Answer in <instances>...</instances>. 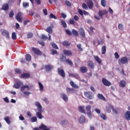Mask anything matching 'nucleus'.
I'll list each match as a JSON object with an SVG mask.
<instances>
[{"label":"nucleus","mask_w":130,"mask_h":130,"mask_svg":"<svg viewBox=\"0 0 130 130\" xmlns=\"http://www.w3.org/2000/svg\"><path fill=\"white\" fill-rule=\"evenodd\" d=\"M35 105L36 106H37V107H38V111H39L36 113V115L37 117L39 118V119H42V118L43 117V116H42V114H41V113L42 112V106L40 104V103L38 102H37L35 103Z\"/></svg>","instance_id":"1"},{"label":"nucleus","mask_w":130,"mask_h":130,"mask_svg":"<svg viewBox=\"0 0 130 130\" xmlns=\"http://www.w3.org/2000/svg\"><path fill=\"white\" fill-rule=\"evenodd\" d=\"M128 62V59L127 57H122L120 59H118V63L120 66L121 64H125Z\"/></svg>","instance_id":"2"},{"label":"nucleus","mask_w":130,"mask_h":130,"mask_svg":"<svg viewBox=\"0 0 130 130\" xmlns=\"http://www.w3.org/2000/svg\"><path fill=\"white\" fill-rule=\"evenodd\" d=\"M84 96L87 98V99H89V100H92V99H94V93L92 92H91L90 91H85L84 93Z\"/></svg>","instance_id":"3"},{"label":"nucleus","mask_w":130,"mask_h":130,"mask_svg":"<svg viewBox=\"0 0 130 130\" xmlns=\"http://www.w3.org/2000/svg\"><path fill=\"white\" fill-rule=\"evenodd\" d=\"M102 82L104 86H106L107 87H109V86H111V82H110V81L107 80L105 78H103L102 80Z\"/></svg>","instance_id":"4"},{"label":"nucleus","mask_w":130,"mask_h":130,"mask_svg":"<svg viewBox=\"0 0 130 130\" xmlns=\"http://www.w3.org/2000/svg\"><path fill=\"white\" fill-rule=\"evenodd\" d=\"M15 19L18 21V22L22 23L23 21V19L22 18V12H18L15 17Z\"/></svg>","instance_id":"5"},{"label":"nucleus","mask_w":130,"mask_h":130,"mask_svg":"<svg viewBox=\"0 0 130 130\" xmlns=\"http://www.w3.org/2000/svg\"><path fill=\"white\" fill-rule=\"evenodd\" d=\"M2 34L3 36H4L7 38V39H9L10 38V32L7 30H3L2 32Z\"/></svg>","instance_id":"6"},{"label":"nucleus","mask_w":130,"mask_h":130,"mask_svg":"<svg viewBox=\"0 0 130 130\" xmlns=\"http://www.w3.org/2000/svg\"><path fill=\"white\" fill-rule=\"evenodd\" d=\"M32 51L34 52L35 54H37L38 55H42V53L41 52L40 50L36 48H32Z\"/></svg>","instance_id":"7"},{"label":"nucleus","mask_w":130,"mask_h":130,"mask_svg":"<svg viewBox=\"0 0 130 130\" xmlns=\"http://www.w3.org/2000/svg\"><path fill=\"white\" fill-rule=\"evenodd\" d=\"M23 85V82L21 81H18L16 82L14 84V87L15 89H19Z\"/></svg>","instance_id":"8"},{"label":"nucleus","mask_w":130,"mask_h":130,"mask_svg":"<svg viewBox=\"0 0 130 130\" xmlns=\"http://www.w3.org/2000/svg\"><path fill=\"white\" fill-rule=\"evenodd\" d=\"M58 74L59 76H61V77L66 78V73L64 72V70L58 69Z\"/></svg>","instance_id":"9"},{"label":"nucleus","mask_w":130,"mask_h":130,"mask_svg":"<svg viewBox=\"0 0 130 130\" xmlns=\"http://www.w3.org/2000/svg\"><path fill=\"white\" fill-rule=\"evenodd\" d=\"M79 33H80V36H81V37L85 38L86 37V34L85 33V30L84 29V28H83L82 27L80 28Z\"/></svg>","instance_id":"10"},{"label":"nucleus","mask_w":130,"mask_h":130,"mask_svg":"<svg viewBox=\"0 0 130 130\" xmlns=\"http://www.w3.org/2000/svg\"><path fill=\"white\" fill-rule=\"evenodd\" d=\"M108 14V11L106 10H104V11H99V16L100 17H103L104 15H106Z\"/></svg>","instance_id":"11"},{"label":"nucleus","mask_w":130,"mask_h":130,"mask_svg":"<svg viewBox=\"0 0 130 130\" xmlns=\"http://www.w3.org/2000/svg\"><path fill=\"white\" fill-rule=\"evenodd\" d=\"M20 78L22 79H29V78H30V74L23 73L20 76Z\"/></svg>","instance_id":"12"},{"label":"nucleus","mask_w":130,"mask_h":130,"mask_svg":"<svg viewBox=\"0 0 130 130\" xmlns=\"http://www.w3.org/2000/svg\"><path fill=\"white\" fill-rule=\"evenodd\" d=\"M25 89H26L27 91H29L31 88H30L28 85H23L20 88L21 92H24V91H25Z\"/></svg>","instance_id":"13"},{"label":"nucleus","mask_w":130,"mask_h":130,"mask_svg":"<svg viewBox=\"0 0 130 130\" xmlns=\"http://www.w3.org/2000/svg\"><path fill=\"white\" fill-rule=\"evenodd\" d=\"M87 5L89 9H93V7H94V4L93 3V1L91 0L87 1Z\"/></svg>","instance_id":"14"},{"label":"nucleus","mask_w":130,"mask_h":130,"mask_svg":"<svg viewBox=\"0 0 130 130\" xmlns=\"http://www.w3.org/2000/svg\"><path fill=\"white\" fill-rule=\"evenodd\" d=\"M63 52L65 55H67L68 56H72V51L68 50H63Z\"/></svg>","instance_id":"15"},{"label":"nucleus","mask_w":130,"mask_h":130,"mask_svg":"<svg viewBox=\"0 0 130 130\" xmlns=\"http://www.w3.org/2000/svg\"><path fill=\"white\" fill-rule=\"evenodd\" d=\"M61 98L63 99V100L65 101V102H68L69 100V98L68 97L67 94H66V93H61Z\"/></svg>","instance_id":"16"},{"label":"nucleus","mask_w":130,"mask_h":130,"mask_svg":"<svg viewBox=\"0 0 130 130\" xmlns=\"http://www.w3.org/2000/svg\"><path fill=\"white\" fill-rule=\"evenodd\" d=\"M9 5L8 4H5L2 6V10L3 11H9Z\"/></svg>","instance_id":"17"},{"label":"nucleus","mask_w":130,"mask_h":130,"mask_svg":"<svg viewBox=\"0 0 130 130\" xmlns=\"http://www.w3.org/2000/svg\"><path fill=\"white\" fill-rule=\"evenodd\" d=\"M60 60L62 62H66V61H67V57H66V56L63 55V54H61L60 55Z\"/></svg>","instance_id":"18"},{"label":"nucleus","mask_w":130,"mask_h":130,"mask_svg":"<svg viewBox=\"0 0 130 130\" xmlns=\"http://www.w3.org/2000/svg\"><path fill=\"white\" fill-rule=\"evenodd\" d=\"M125 118H126V119H127V120H130V112L129 111H127L125 113Z\"/></svg>","instance_id":"19"},{"label":"nucleus","mask_w":130,"mask_h":130,"mask_svg":"<svg viewBox=\"0 0 130 130\" xmlns=\"http://www.w3.org/2000/svg\"><path fill=\"white\" fill-rule=\"evenodd\" d=\"M45 69H46V71L49 72L50 71H51L52 69H53V67H52V65L48 64V65L45 66Z\"/></svg>","instance_id":"20"},{"label":"nucleus","mask_w":130,"mask_h":130,"mask_svg":"<svg viewBox=\"0 0 130 130\" xmlns=\"http://www.w3.org/2000/svg\"><path fill=\"white\" fill-rule=\"evenodd\" d=\"M120 86L121 88H124L126 86V82L124 80H121L119 83Z\"/></svg>","instance_id":"21"},{"label":"nucleus","mask_w":130,"mask_h":130,"mask_svg":"<svg viewBox=\"0 0 130 130\" xmlns=\"http://www.w3.org/2000/svg\"><path fill=\"white\" fill-rule=\"evenodd\" d=\"M113 106L112 105H109V106L106 107V111L108 113H110L111 112V109H112Z\"/></svg>","instance_id":"22"},{"label":"nucleus","mask_w":130,"mask_h":130,"mask_svg":"<svg viewBox=\"0 0 130 130\" xmlns=\"http://www.w3.org/2000/svg\"><path fill=\"white\" fill-rule=\"evenodd\" d=\"M72 33L73 36H75V37H78V36H79V32L75 29L72 30Z\"/></svg>","instance_id":"23"},{"label":"nucleus","mask_w":130,"mask_h":130,"mask_svg":"<svg viewBox=\"0 0 130 130\" xmlns=\"http://www.w3.org/2000/svg\"><path fill=\"white\" fill-rule=\"evenodd\" d=\"M70 84L72 88H74V89H79V86L75 84V83H74L73 81H70Z\"/></svg>","instance_id":"24"},{"label":"nucleus","mask_w":130,"mask_h":130,"mask_svg":"<svg viewBox=\"0 0 130 130\" xmlns=\"http://www.w3.org/2000/svg\"><path fill=\"white\" fill-rule=\"evenodd\" d=\"M79 121L80 123H85V122H86V119H85V116H81L79 118Z\"/></svg>","instance_id":"25"},{"label":"nucleus","mask_w":130,"mask_h":130,"mask_svg":"<svg viewBox=\"0 0 130 130\" xmlns=\"http://www.w3.org/2000/svg\"><path fill=\"white\" fill-rule=\"evenodd\" d=\"M39 128L43 130H50V129L47 128V126L43 124H42L41 125L39 126Z\"/></svg>","instance_id":"26"},{"label":"nucleus","mask_w":130,"mask_h":130,"mask_svg":"<svg viewBox=\"0 0 130 130\" xmlns=\"http://www.w3.org/2000/svg\"><path fill=\"white\" fill-rule=\"evenodd\" d=\"M87 66L92 69V70L94 69V63L93 61L89 60L87 63Z\"/></svg>","instance_id":"27"},{"label":"nucleus","mask_w":130,"mask_h":130,"mask_svg":"<svg viewBox=\"0 0 130 130\" xmlns=\"http://www.w3.org/2000/svg\"><path fill=\"white\" fill-rule=\"evenodd\" d=\"M87 71H88V70L87 69V67H81L80 68V71L83 74H85V73H87Z\"/></svg>","instance_id":"28"},{"label":"nucleus","mask_w":130,"mask_h":130,"mask_svg":"<svg viewBox=\"0 0 130 130\" xmlns=\"http://www.w3.org/2000/svg\"><path fill=\"white\" fill-rule=\"evenodd\" d=\"M98 98L99 99H100L101 100H103L104 101H105L106 100V99H105V97L102 94L99 93L98 94Z\"/></svg>","instance_id":"29"},{"label":"nucleus","mask_w":130,"mask_h":130,"mask_svg":"<svg viewBox=\"0 0 130 130\" xmlns=\"http://www.w3.org/2000/svg\"><path fill=\"white\" fill-rule=\"evenodd\" d=\"M79 112L81 113H85V107L83 106H80L78 107Z\"/></svg>","instance_id":"30"},{"label":"nucleus","mask_w":130,"mask_h":130,"mask_svg":"<svg viewBox=\"0 0 130 130\" xmlns=\"http://www.w3.org/2000/svg\"><path fill=\"white\" fill-rule=\"evenodd\" d=\"M66 91H67V94H69L70 93H73V92L75 91V89H74V88H70L69 87H67Z\"/></svg>","instance_id":"31"},{"label":"nucleus","mask_w":130,"mask_h":130,"mask_svg":"<svg viewBox=\"0 0 130 130\" xmlns=\"http://www.w3.org/2000/svg\"><path fill=\"white\" fill-rule=\"evenodd\" d=\"M94 58L95 61H97V62H98V63H101L102 61L101 60V59H100V58H99V57L98 56H94Z\"/></svg>","instance_id":"32"},{"label":"nucleus","mask_w":130,"mask_h":130,"mask_svg":"<svg viewBox=\"0 0 130 130\" xmlns=\"http://www.w3.org/2000/svg\"><path fill=\"white\" fill-rule=\"evenodd\" d=\"M32 57H31V55L30 54H26L25 56V59L27 61H31Z\"/></svg>","instance_id":"33"},{"label":"nucleus","mask_w":130,"mask_h":130,"mask_svg":"<svg viewBox=\"0 0 130 130\" xmlns=\"http://www.w3.org/2000/svg\"><path fill=\"white\" fill-rule=\"evenodd\" d=\"M102 54H105V52H106V46H103L102 47Z\"/></svg>","instance_id":"34"},{"label":"nucleus","mask_w":130,"mask_h":130,"mask_svg":"<svg viewBox=\"0 0 130 130\" xmlns=\"http://www.w3.org/2000/svg\"><path fill=\"white\" fill-rule=\"evenodd\" d=\"M46 31L49 34H51V33H52V28H51V26L48 27L46 28Z\"/></svg>","instance_id":"35"},{"label":"nucleus","mask_w":130,"mask_h":130,"mask_svg":"<svg viewBox=\"0 0 130 130\" xmlns=\"http://www.w3.org/2000/svg\"><path fill=\"white\" fill-rule=\"evenodd\" d=\"M65 62H68L70 66L72 67V66H74V63H73V61L71 60L70 59H66V61Z\"/></svg>","instance_id":"36"},{"label":"nucleus","mask_w":130,"mask_h":130,"mask_svg":"<svg viewBox=\"0 0 130 130\" xmlns=\"http://www.w3.org/2000/svg\"><path fill=\"white\" fill-rule=\"evenodd\" d=\"M61 24L62 26V27H63V28H67V23H66V21H64V20H61Z\"/></svg>","instance_id":"37"},{"label":"nucleus","mask_w":130,"mask_h":130,"mask_svg":"<svg viewBox=\"0 0 130 130\" xmlns=\"http://www.w3.org/2000/svg\"><path fill=\"white\" fill-rule=\"evenodd\" d=\"M5 120L8 124H10L11 123V121H10V117L9 116L5 117Z\"/></svg>","instance_id":"38"},{"label":"nucleus","mask_w":130,"mask_h":130,"mask_svg":"<svg viewBox=\"0 0 130 130\" xmlns=\"http://www.w3.org/2000/svg\"><path fill=\"white\" fill-rule=\"evenodd\" d=\"M62 44L63 46H70V44L69 43V42L65 41L62 43Z\"/></svg>","instance_id":"39"},{"label":"nucleus","mask_w":130,"mask_h":130,"mask_svg":"<svg viewBox=\"0 0 130 130\" xmlns=\"http://www.w3.org/2000/svg\"><path fill=\"white\" fill-rule=\"evenodd\" d=\"M22 6L23 8H24V9H27V8H28L29 7V3L23 2L22 4Z\"/></svg>","instance_id":"40"},{"label":"nucleus","mask_w":130,"mask_h":130,"mask_svg":"<svg viewBox=\"0 0 130 130\" xmlns=\"http://www.w3.org/2000/svg\"><path fill=\"white\" fill-rule=\"evenodd\" d=\"M105 41L101 39L100 40L98 41V45H103V44L104 43Z\"/></svg>","instance_id":"41"},{"label":"nucleus","mask_w":130,"mask_h":130,"mask_svg":"<svg viewBox=\"0 0 130 130\" xmlns=\"http://www.w3.org/2000/svg\"><path fill=\"white\" fill-rule=\"evenodd\" d=\"M100 116L104 119V120H106V119H107V117H106V115L104 113H101Z\"/></svg>","instance_id":"42"},{"label":"nucleus","mask_w":130,"mask_h":130,"mask_svg":"<svg viewBox=\"0 0 130 130\" xmlns=\"http://www.w3.org/2000/svg\"><path fill=\"white\" fill-rule=\"evenodd\" d=\"M12 38L13 40H16V39H17V35H16V32H13L12 34Z\"/></svg>","instance_id":"43"},{"label":"nucleus","mask_w":130,"mask_h":130,"mask_svg":"<svg viewBox=\"0 0 130 130\" xmlns=\"http://www.w3.org/2000/svg\"><path fill=\"white\" fill-rule=\"evenodd\" d=\"M39 86L40 87V91H43V84H42V83H41V82H39Z\"/></svg>","instance_id":"44"},{"label":"nucleus","mask_w":130,"mask_h":130,"mask_svg":"<svg viewBox=\"0 0 130 130\" xmlns=\"http://www.w3.org/2000/svg\"><path fill=\"white\" fill-rule=\"evenodd\" d=\"M101 5L103 7H106V5H107V3H106V1L105 0H102Z\"/></svg>","instance_id":"45"},{"label":"nucleus","mask_w":130,"mask_h":130,"mask_svg":"<svg viewBox=\"0 0 130 130\" xmlns=\"http://www.w3.org/2000/svg\"><path fill=\"white\" fill-rule=\"evenodd\" d=\"M51 45L53 48H54V49H58V47L57 46V45H56V44L52 43Z\"/></svg>","instance_id":"46"},{"label":"nucleus","mask_w":130,"mask_h":130,"mask_svg":"<svg viewBox=\"0 0 130 130\" xmlns=\"http://www.w3.org/2000/svg\"><path fill=\"white\" fill-rule=\"evenodd\" d=\"M41 39H42V40H47L48 37L44 35H42Z\"/></svg>","instance_id":"47"},{"label":"nucleus","mask_w":130,"mask_h":130,"mask_svg":"<svg viewBox=\"0 0 130 130\" xmlns=\"http://www.w3.org/2000/svg\"><path fill=\"white\" fill-rule=\"evenodd\" d=\"M91 105H87L86 106V110L87 111V112H89V111H91Z\"/></svg>","instance_id":"48"},{"label":"nucleus","mask_w":130,"mask_h":130,"mask_svg":"<svg viewBox=\"0 0 130 130\" xmlns=\"http://www.w3.org/2000/svg\"><path fill=\"white\" fill-rule=\"evenodd\" d=\"M66 34H68V35H69V36H72V32L70 30V29H66Z\"/></svg>","instance_id":"49"},{"label":"nucleus","mask_w":130,"mask_h":130,"mask_svg":"<svg viewBox=\"0 0 130 130\" xmlns=\"http://www.w3.org/2000/svg\"><path fill=\"white\" fill-rule=\"evenodd\" d=\"M65 4L66 6H68V7H71L72 6V3L69 1H65Z\"/></svg>","instance_id":"50"},{"label":"nucleus","mask_w":130,"mask_h":130,"mask_svg":"<svg viewBox=\"0 0 130 130\" xmlns=\"http://www.w3.org/2000/svg\"><path fill=\"white\" fill-rule=\"evenodd\" d=\"M30 119L31 120V122H36V121H37V117H32Z\"/></svg>","instance_id":"51"},{"label":"nucleus","mask_w":130,"mask_h":130,"mask_svg":"<svg viewBox=\"0 0 130 130\" xmlns=\"http://www.w3.org/2000/svg\"><path fill=\"white\" fill-rule=\"evenodd\" d=\"M82 7L84 10H88V6H87V5H86L85 3L82 4Z\"/></svg>","instance_id":"52"},{"label":"nucleus","mask_w":130,"mask_h":130,"mask_svg":"<svg viewBox=\"0 0 130 130\" xmlns=\"http://www.w3.org/2000/svg\"><path fill=\"white\" fill-rule=\"evenodd\" d=\"M118 28L119 30H123V25L122 24H119Z\"/></svg>","instance_id":"53"},{"label":"nucleus","mask_w":130,"mask_h":130,"mask_svg":"<svg viewBox=\"0 0 130 130\" xmlns=\"http://www.w3.org/2000/svg\"><path fill=\"white\" fill-rule=\"evenodd\" d=\"M49 17H50V19H57V18L55 17V15H54L52 13H51L50 14V16Z\"/></svg>","instance_id":"54"},{"label":"nucleus","mask_w":130,"mask_h":130,"mask_svg":"<svg viewBox=\"0 0 130 130\" xmlns=\"http://www.w3.org/2000/svg\"><path fill=\"white\" fill-rule=\"evenodd\" d=\"M112 110L115 114H117L118 113V111H117L118 110L116 109H114V108L113 107Z\"/></svg>","instance_id":"55"},{"label":"nucleus","mask_w":130,"mask_h":130,"mask_svg":"<svg viewBox=\"0 0 130 130\" xmlns=\"http://www.w3.org/2000/svg\"><path fill=\"white\" fill-rule=\"evenodd\" d=\"M87 115L89 118H92V112H91V111L87 112Z\"/></svg>","instance_id":"56"},{"label":"nucleus","mask_w":130,"mask_h":130,"mask_svg":"<svg viewBox=\"0 0 130 130\" xmlns=\"http://www.w3.org/2000/svg\"><path fill=\"white\" fill-rule=\"evenodd\" d=\"M78 12L79 14V15H80V16H84V13H83V12L82 10L78 9Z\"/></svg>","instance_id":"57"},{"label":"nucleus","mask_w":130,"mask_h":130,"mask_svg":"<svg viewBox=\"0 0 130 130\" xmlns=\"http://www.w3.org/2000/svg\"><path fill=\"white\" fill-rule=\"evenodd\" d=\"M33 37V34L32 32H29L27 35V38H32Z\"/></svg>","instance_id":"58"},{"label":"nucleus","mask_w":130,"mask_h":130,"mask_svg":"<svg viewBox=\"0 0 130 130\" xmlns=\"http://www.w3.org/2000/svg\"><path fill=\"white\" fill-rule=\"evenodd\" d=\"M14 71L16 74H21L22 73V72H21V70H20V69H15Z\"/></svg>","instance_id":"59"},{"label":"nucleus","mask_w":130,"mask_h":130,"mask_svg":"<svg viewBox=\"0 0 130 130\" xmlns=\"http://www.w3.org/2000/svg\"><path fill=\"white\" fill-rule=\"evenodd\" d=\"M69 23L71 24V25H74V24H75V20H74L73 19H70L69 20Z\"/></svg>","instance_id":"60"},{"label":"nucleus","mask_w":130,"mask_h":130,"mask_svg":"<svg viewBox=\"0 0 130 130\" xmlns=\"http://www.w3.org/2000/svg\"><path fill=\"white\" fill-rule=\"evenodd\" d=\"M13 17H14V12H13V11H11L9 13V17L10 18H13Z\"/></svg>","instance_id":"61"},{"label":"nucleus","mask_w":130,"mask_h":130,"mask_svg":"<svg viewBox=\"0 0 130 130\" xmlns=\"http://www.w3.org/2000/svg\"><path fill=\"white\" fill-rule=\"evenodd\" d=\"M51 54L54 55V54H57V51L55 50H51Z\"/></svg>","instance_id":"62"},{"label":"nucleus","mask_w":130,"mask_h":130,"mask_svg":"<svg viewBox=\"0 0 130 130\" xmlns=\"http://www.w3.org/2000/svg\"><path fill=\"white\" fill-rule=\"evenodd\" d=\"M77 48H78L79 51H83V48L81 47V44H78Z\"/></svg>","instance_id":"63"},{"label":"nucleus","mask_w":130,"mask_h":130,"mask_svg":"<svg viewBox=\"0 0 130 130\" xmlns=\"http://www.w3.org/2000/svg\"><path fill=\"white\" fill-rule=\"evenodd\" d=\"M74 19L75 20V21H76V22H78L79 19V16H78L77 15H75L74 16Z\"/></svg>","instance_id":"64"}]
</instances>
